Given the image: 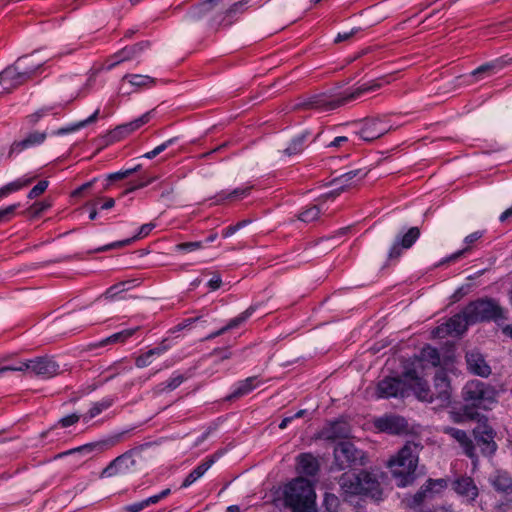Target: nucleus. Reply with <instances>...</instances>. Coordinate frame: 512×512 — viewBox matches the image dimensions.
<instances>
[{"instance_id": "nucleus-1", "label": "nucleus", "mask_w": 512, "mask_h": 512, "mask_svg": "<svg viewBox=\"0 0 512 512\" xmlns=\"http://www.w3.org/2000/svg\"><path fill=\"white\" fill-rule=\"evenodd\" d=\"M383 78L364 83L352 92H343L336 96L332 93L324 92L311 95L301 100L296 106L301 109H314L320 112L332 111L347 103L356 100L362 94L375 91L382 87Z\"/></svg>"}, {"instance_id": "nucleus-2", "label": "nucleus", "mask_w": 512, "mask_h": 512, "mask_svg": "<svg viewBox=\"0 0 512 512\" xmlns=\"http://www.w3.org/2000/svg\"><path fill=\"white\" fill-rule=\"evenodd\" d=\"M338 484L345 501L351 502L356 496L374 500H380L382 497L380 482L373 473L366 470H360L358 473L345 472L339 477Z\"/></svg>"}, {"instance_id": "nucleus-3", "label": "nucleus", "mask_w": 512, "mask_h": 512, "mask_svg": "<svg viewBox=\"0 0 512 512\" xmlns=\"http://www.w3.org/2000/svg\"><path fill=\"white\" fill-rule=\"evenodd\" d=\"M422 449L423 446L420 443L407 441L388 461V467L399 487H405L415 480L419 453Z\"/></svg>"}, {"instance_id": "nucleus-4", "label": "nucleus", "mask_w": 512, "mask_h": 512, "mask_svg": "<svg viewBox=\"0 0 512 512\" xmlns=\"http://www.w3.org/2000/svg\"><path fill=\"white\" fill-rule=\"evenodd\" d=\"M312 483L302 477L292 480L285 489V504L293 512H308L315 504Z\"/></svg>"}, {"instance_id": "nucleus-5", "label": "nucleus", "mask_w": 512, "mask_h": 512, "mask_svg": "<svg viewBox=\"0 0 512 512\" xmlns=\"http://www.w3.org/2000/svg\"><path fill=\"white\" fill-rule=\"evenodd\" d=\"M466 317L473 325L482 322L506 320L505 310L493 298H478L466 306Z\"/></svg>"}, {"instance_id": "nucleus-6", "label": "nucleus", "mask_w": 512, "mask_h": 512, "mask_svg": "<svg viewBox=\"0 0 512 512\" xmlns=\"http://www.w3.org/2000/svg\"><path fill=\"white\" fill-rule=\"evenodd\" d=\"M420 391L418 392V399L432 403L439 401L440 406H447L451 400V384L448 373L445 369L439 368L433 378V388L428 382H421Z\"/></svg>"}, {"instance_id": "nucleus-7", "label": "nucleus", "mask_w": 512, "mask_h": 512, "mask_svg": "<svg viewBox=\"0 0 512 512\" xmlns=\"http://www.w3.org/2000/svg\"><path fill=\"white\" fill-rule=\"evenodd\" d=\"M496 396L495 388L480 380L468 381L462 389L465 403L475 408H490L496 402Z\"/></svg>"}, {"instance_id": "nucleus-8", "label": "nucleus", "mask_w": 512, "mask_h": 512, "mask_svg": "<svg viewBox=\"0 0 512 512\" xmlns=\"http://www.w3.org/2000/svg\"><path fill=\"white\" fill-rule=\"evenodd\" d=\"M27 57L19 58L14 65L7 67L0 73V83L4 89L17 87L32 79L41 68L42 63L27 65Z\"/></svg>"}, {"instance_id": "nucleus-9", "label": "nucleus", "mask_w": 512, "mask_h": 512, "mask_svg": "<svg viewBox=\"0 0 512 512\" xmlns=\"http://www.w3.org/2000/svg\"><path fill=\"white\" fill-rule=\"evenodd\" d=\"M334 460L331 471H342L356 465H363L364 453L350 441H340L333 450Z\"/></svg>"}, {"instance_id": "nucleus-10", "label": "nucleus", "mask_w": 512, "mask_h": 512, "mask_svg": "<svg viewBox=\"0 0 512 512\" xmlns=\"http://www.w3.org/2000/svg\"><path fill=\"white\" fill-rule=\"evenodd\" d=\"M398 126L391 123L389 116L367 117L361 122V128L357 132L360 138L367 142L379 139L386 133L396 130Z\"/></svg>"}, {"instance_id": "nucleus-11", "label": "nucleus", "mask_w": 512, "mask_h": 512, "mask_svg": "<svg viewBox=\"0 0 512 512\" xmlns=\"http://www.w3.org/2000/svg\"><path fill=\"white\" fill-rule=\"evenodd\" d=\"M144 445L132 448L112 460L107 467H105L101 474V478H109L116 475L127 474L131 472L136 466V456H139Z\"/></svg>"}, {"instance_id": "nucleus-12", "label": "nucleus", "mask_w": 512, "mask_h": 512, "mask_svg": "<svg viewBox=\"0 0 512 512\" xmlns=\"http://www.w3.org/2000/svg\"><path fill=\"white\" fill-rule=\"evenodd\" d=\"M421 231L419 227H410L405 233H398L387 253V259L384 267L397 262L405 250L410 249L420 238Z\"/></svg>"}, {"instance_id": "nucleus-13", "label": "nucleus", "mask_w": 512, "mask_h": 512, "mask_svg": "<svg viewBox=\"0 0 512 512\" xmlns=\"http://www.w3.org/2000/svg\"><path fill=\"white\" fill-rule=\"evenodd\" d=\"M446 487L447 481L445 479H428L413 496L406 499L407 506L413 510H417L426 499L433 498L434 493H439Z\"/></svg>"}, {"instance_id": "nucleus-14", "label": "nucleus", "mask_w": 512, "mask_h": 512, "mask_svg": "<svg viewBox=\"0 0 512 512\" xmlns=\"http://www.w3.org/2000/svg\"><path fill=\"white\" fill-rule=\"evenodd\" d=\"M125 432H120L111 436H108L104 439H101L99 441L91 442L84 444L82 446L70 449L68 451L62 452L57 455V458H61L66 455H71L75 453H82V454H91L93 452H104L118 443H120L123 439Z\"/></svg>"}, {"instance_id": "nucleus-15", "label": "nucleus", "mask_w": 512, "mask_h": 512, "mask_svg": "<svg viewBox=\"0 0 512 512\" xmlns=\"http://www.w3.org/2000/svg\"><path fill=\"white\" fill-rule=\"evenodd\" d=\"M473 435L476 445L484 456L490 457L495 454L497 450V444L494 440L496 432L489 424L486 422L479 423L473 429Z\"/></svg>"}, {"instance_id": "nucleus-16", "label": "nucleus", "mask_w": 512, "mask_h": 512, "mask_svg": "<svg viewBox=\"0 0 512 512\" xmlns=\"http://www.w3.org/2000/svg\"><path fill=\"white\" fill-rule=\"evenodd\" d=\"M469 325H473L472 322L468 321L466 317V307L460 312L453 315L449 320L436 327L433 330V334L437 337H445L446 335H461L463 334Z\"/></svg>"}, {"instance_id": "nucleus-17", "label": "nucleus", "mask_w": 512, "mask_h": 512, "mask_svg": "<svg viewBox=\"0 0 512 512\" xmlns=\"http://www.w3.org/2000/svg\"><path fill=\"white\" fill-rule=\"evenodd\" d=\"M452 489L464 499L468 505H473L479 496V488L474 479L467 475L456 477L451 483Z\"/></svg>"}, {"instance_id": "nucleus-18", "label": "nucleus", "mask_w": 512, "mask_h": 512, "mask_svg": "<svg viewBox=\"0 0 512 512\" xmlns=\"http://www.w3.org/2000/svg\"><path fill=\"white\" fill-rule=\"evenodd\" d=\"M26 364L29 367L26 371H29L35 376L43 379H49L56 376L59 373V364L50 357H36L34 359L26 360Z\"/></svg>"}, {"instance_id": "nucleus-19", "label": "nucleus", "mask_w": 512, "mask_h": 512, "mask_svg": "<svg viewBox=\"0 0 512 512\" xmlns=\"http://www.w3.org/2000/svg\"><path fill=\"white\" fill-rule=\"evenodd\" d=\"M511 61L512 59L505 60L504 58L501 57L490 62H486L477 67L476 69H474L473 71H471L466 76L468 78L467 82L469 84H472L481 81L487 77H490L504 69Z\"/></svg>"}, {"instance_id": "nucleus-20", "label": "nucleus", "mask_w": 512, "mask_h": 512, "mask_svg": "<svg viewBox=\"0 0 512 512\" xmlns=\"http://www.w3.org/2000/svg\"><path fill=\"white\" fill-rule=\"evenodd\" d=\"M406 391V383L399 377H385L377 384L379 398L403 397Z\"/></svg>"}, {"instance_id": "nucleus-21", "label": "nucleus", "mask_w": 512, "mask_h": 512, "mask_svg": "<svg viewBox=\"0 0 512 512\" xmlns=\"http://www.w3.org/2000/svg\"><path fill=\"white\" fill-rule=\"evenodd\" d=\"M121 82L120 91L123 94H131L138 89H149L155 86L157 79L148 75L126 74Z\"/></svg>"}, {"instance_id": "nucleus-22", "label": "nucleus", "mask_w": 512, "mask_h": 512, "mask_svg": "<svg viewBox=\"0 0 512 512\" xmlns=\"http://www.w3.org/2000/svg\"><path fill=\"white\" fill-rule=\"evenodd\" d=\"M351 433L350 425L343 419H337L327 423L319 432V437L327 441L346 439Z\"/></svg>"}, {"instance_id": "nucleus-23", "label": "nucleus", "mask_w": 512, "mask_h": 512, "mask_svg": "<svg viewBox=\"0 0 512 512\" xmlns=\"http://www.w3.org/2000/svg\"><path fill=\"white\" fill-rule=\"evenodd\" d=\"M375 428L388 434H400L407 429L406 420L398 415H384L374 420Z\"/></svg>"}, {"instance_id": "nucleus-24", "label": "nucleus", "mask_w": 512, "mask_h": 512, "mask_svg": "<svg viewBox=\"0 0 512 512\" xmlns=\"http://www.w3.org/2000/svg\"><path fill=\"white\" fill-rule=\"evenodd\" d=\"M468 370L477 376L487 378L491 374V367L485 357L478 351L472 350L465 355Z\"/></svg>"}, {"instance_id": "nucleus-25", "label": "nucleus", "mask_w": 512, "mask_h": 512, "mask_svg": "<svg viewBox=\"0 0 512 512\" xmlns=\"http://www.w3.org/2000/svg\"><path fill=\"white\" fill-rule=\"evenodd\" d=\"M442 432L455 439L463 448L464 453L467 457H469L472 460L477 458L475 452V445L464 430L455 427L444 426L442 428Z\"/></svg>"}, {"instance_id": "nucleus-26", "label": "nucleus", "mask_w": 512, "mask_h": 512, "mask_svg": "<svg viewBox=\"0 0 512 512\" xmlns=\"http://www.w3.org/2000/svg\"><path fill=\"white\" fill-rule=\"evenodd\" d=\"M47 138L46 132L34 131L21 141H14L9 149L8 158L21 153L23 150L42 144Z\"/></svg>"}, {"instance_id": "nucleus-27", "label": "nucleus", "mask_w": 512, "mask_h": 512, "mask_svg": "<svg viewBox=\"0 0 512 512\" xmlns=\"http://www.w3.org/2000/svg\"><path fill=\"white\" fill-rule=\"evenodd\" d=\"M485 234H486V230H478V231L470 233L463 240V242L465 244V247L463 249L458 250V251L452 253L451 255L443 258L436 266L438 267V266H442V265L450 263V262L457 261L462 256L468 254L473 249V247L476 245V243L485 236Z\"/></svg>"}, {"instance_id": "nucleus-28", "label": "nucleus", "mask_w": 512, "mask_h": 512, "mask_svg": "<svg viewBox=\"0 0 512 512\" xmlns=\"http://www.w3.org/2000/svg\"><path fill=\"white\" fill-rule=\"evenodd\" d=\"M155 226L156 225L152 222L143 224L139 228L138 233L135 234L133 237L127 238V239H124L121 241H115L110 244L104 245L102 247L95 249L94 252H104V251H108L111 249H117V248H122L124 246H128L131 243L135 242L136 240H139V239H142V238L148 236L150 234V232L155 228Z\"/></svg>"}, {"instance_id": "nucleus-29", "label": "nucleus", "mask_w": 512, "mask_h": 512, "mask_svg": "<svg viewBox=\"0 0 512 512\" xmlns=\"http://www.w3.org/2000/svg\"><path fill=\"white\" fill-rule=\"evenodd\" d=\"M150 118L151 111L144 113L143 115L129 123L119 125L111 132V137L114 140H120L121 138L127 136L131 132L139 129L140 127L148 123Z\"/></svg>"}, {"instance_id": "nucleus-30", "label": "nucleus", "mask_w": 512, "mask_h": 512, "mask_svg": "<svg viewBox=\"0 0 512 512\" xmlns=\"http://www.w3.org/2000/svg\"><path fill=\"white\" fill-rule=\"evenodd\" d=\"M259 383L260 381L258 380V376H251L244 380L238 381L232 393L227 395L225 400L233 401L235 399H239L253 391L259 385Z\"/></svg>"}, {"instance_id": "nucleus-31", "label": "nucleus", "mask_w": 512, "mask_h": 512, "mask_svg": "<svg viewBox=\"0 0 512 512\" xmlns=\"http://www.w3.org/2000/svg\"><path fill=\"white\" fill-rule=\"evenodd\" d=\"M297 470L300 474L315 476L319 471V463L311 453H301L297 456Z\"/></svg>"}, {"instance_id": "nucleus-32", "label": "nucleus", "mask_w": 512, "mask_h": 512, "mask_svg": "<svg viewBox=\"0 0 512 512\" xmlns=\"http://www.w3.org/2000/svg\"><path fill=\"white\" fill-rule=\"evenodd\" d=\"M310 132L305 130L293 137L288 146L282 151L285 156L292 157L301 154L308 147Z\"/></svg>"}, {"instance_id": "nucleus-33", "label": "nucleus", "mask_w": 512, "mask_h": 512, "mask_svg": "<svg viewBox=\"0 0 512 512\" xmlns=\"http://www.w3.org/2000/svg\"><path fill=\"white\" fill-rule=\"evenodd\" d=\"M366 175L365 172H363L362 169H355L348 171L339 177L333 179L332 183L336 186H338L335 191L330 192L332 196L339 195L340 191L344 189L346 186H350L353 184V179L356 177H359V179L363 178Z\"/></svg>"}, {"instance_id": "nucleus-34", "label": "nucleus", "mask_w": 512, "mask_h": 512, "mask_svg": "<svg viewBox=\"0 0 512 512\" xmlns=\"http://www.w3.org/2000/svg\"><path fill=\"white\" fill-rule=\"evenodd\" d=\"M169 349V345L166 341H162L156 347L148 350L147 352L139 355L135 360V365L138 368H144L149 366L152 363V358L154 356H160L165 353Z\"/></svg>"}, {"instance_id": "nucleus-35", "label": "nucleus", "mask_w": 512, "mask_h": 512, "mask_svg": "<svg viewBox=\"0 0 512 512\" xmlns=\"http://www.w3.org/2000/svg\"><path fill=\"white\" fill-rule=\"evenodd\" d=\"M214 462L215 460L213 457H209L204 460L186 476L181 487L186 488L193 484L196 480L205 474V472L213 465Z\"/></svg>"}, {"instance_id": "nucleus-36", "label": "nucleus", "mask_w": 512, "mask_h": 512, "mask_svg": "<svg viewBox=\"0 0 512 512\" xmlns=\"http://www.w3.org/2000/svg\"><path fill=\"white\" fill-rule=\"evenodd\" d=\"M138 328L124 329L120 332L114 333L105 339L93 344V347H103L109 344L122 343L130 338L137 331Z\"/></svg>"}, {"instance_id": "nucleus-37", "label": "nucleus", "mask_w": 512, "mask_h": 512, "mask_svg": "<svg viewBox=\"0 0 512 512\" xmlns=\"http://www.w3.org/2000/svg\"><path fill=\"white\" fill-rule=\"evenodd\" d=\"M222 0H204L203 2L193 6L188 13V17L192 20L201 19L205 16L214 6L218 5Z\"/></svg>"}, {"instance_id": "nucleus-38", "label": "nucleus", "mask_w": 512, "mask_h": 512, "mask_svg": "<svg viewBox=\"0 0 512 512\" xmlns=\"http://www.w3.org/2000/svg\"><path fill=\"white\" fill-rule=\"evenodd\" d=\"M491 485L500 493H507L512 488V478L507 472L498 471L491 479Z\"/></svg>"}, {"instance_id": "nucleus-39", "label": "nucleus", "mask_w": 512, "mask_h": 512, "mask_svg": "<svg viewBox=\"0 0 512 512\" xmlns=\"http://www.w3.org/2000/svg\"><path fill=\"white\" fill-rule=\"evenodd\" d=\"M113 398L107 397L103 398L101 401L95 402L92 407L88 410V412L82 415V419L85 423L89 422L91 419L101 414L103 411L110 408L113 404Z\"/></svg>"}, {"instance_id": "nucleus-40", "label": "nucleus", "mask_w": 512, "mask_h": 512, "mask_svg": "<svg viewBox=\"0 0 512 512\" xmlns=\"http://www.w3.org/2000/svg\"><path fill=\"white\" fill-rule=\"evenodd\" d=\"M150 47L149 41H140L131 46H125L120 49L122 52V59H126L127 61L139 56L143 51Z\"/></svg>"}, {"instance_id": "nucleus-41", "label": "nucleus", "mask_w": 512, "mask_h": 512, "mask_svg": "<svg viewBox=\"0 0 512 512\" xmlns=\"http://www.w3.org/2000/svg\"><path fill=\"white\" fill-rule=\"evenodd\" d=\"M250 191H251V187L235 188L234 190H232L229 193L222 191L215 196L216 202L220 203L225 200L243 199L249 195Z\"/></svg>"}, {"instance_id": "nucleus-42", "label": "nucleus", "mask_w": 512, "mask_h": 512, "mask_svg": "<svg viewBox=\"0 0 512 512\" xmlns=\"http://www.w3.org/2000/svg\"><path fill=\"white\" fill-rule=\"evenodd\" d=\"M419 359L420 361L431 364L433 367H438L441 361L439 351L430 345H426L422 348Z\"/></svg>"}, {"instance_id": "nucleus-43", "label": "nucleus", "mask_w": 512, "mask_h": 512, "mask_svg": "<svg viewBox=\"0 0 512 512\" xmlns=\"http://www.w3.org/2000/svg\"><path fill=\"white\" fill-rule=\"evenodd\" d=\"M320 208L316 205L310 206L299 213L298 219L305 223H310L319 218Z\"/></svg>"}, {"instance_id": "nucleus-44", "label": "nucleus", "mask_w": 512, "mask_h": 512, "mask_svg": "<svg viewBox=\"0 0 512 512\" xmlns=\"http://www.w3.org/2000/svg\"><path fill=\"white\" fill-rule=\"evenodd\" d=\"M98 115H99V109H97L91 116H89L87 119L85 120H82L78 123H76L75 125H73L72 127L70 128H61L57 131V134L58 135H62V134H65L67 132H71V131H75V130H78L80 128H83L91 123H94L97 118H98Z\"/></svg>"}, {"instance_id": "nucleus-45", "label": "nucleus", "mask_w": 512, "mask_h": 512, "mask_svg": "<svg viewBox=\"0 0 512 512\" xmlns=\"http://www.w3.org/2000/svg\"><path fill=\"white\" fill-rule=\"evenodd\" d=\"M340 506L339 498L333 493H325L323 499V512H338Z\"/></svg>"}, {"instance_id": "nucleus-46", "label": "nucleus", "mask_w": 512, "mask_h": 512, "mask_svg": "<svg viewBox=\"0 0 512 512\" xmlns=\"http://www.w3.org/2000/svg\"><path fill=\"white\" fill-rule=\"evenodd\" d=\"M254 312V308L251 306L248 309H246L244 312H242L237 317L231 319L227 325H225L226 331L237 328L242 323H244Z\"/></svg>"}, {"instance_id": "nucleus-47", "label": "nucleus", "mask_w": 512, "mask_h": 512, "mask_svg": "<svg viewBox=\"0 0 512 512\" xmlns=\"http://www.w3.org/2000/svg\"><path fill=\"white\" fill-rule=\"evenodd\" d=\"M403 376L413 382L412 388L414 390V393L416 397L418 398V392L420 391L421 385H419L421 382H426L425 379L422 377H419L417 371L415 369H407L403 372Z\"/></svg>"}, {"instance_id": "nucleus-48", "label": "nucleus", "mask_w": 512, "mask_h": 512, "mask_svg": "<svg viewBox=\"0 0 512 512\" xmlns=\"http://www.w3.org/2000/svg\"><path fill=\"white\" fill-rule=\"evenodd\" d=\"M53 110H54V106H45V107L38 109L35 113L27 116L26 119H27L28 124H30L31 126H34L36 123H38V121L42 117L48 115L49 113H52Z\"/></svg>"}, {"instance_id": "nucleus-49", "label": "nucleus", "mask_w": 512, "mask_h": 512, "mask_svg": "<svg viewBox=\"0 0 512 512\" xmlns=\"http://www.w3.org/2000/svg\"><path fill=\"white\" fill-rule=\"evenodd\" d=\"M177 140H178L177 137L170 138V139L166 140L165 142H163L162 144L155 147L153 150L145 153L143 155V157H145L147 159H153L154 157H156L157 155L162 153L164 150H166L168 147H170L171 145L176 143Z\"/></svg>"}, {"instance_id": "nucleus-50", "label": "nucleus", "mask_w": 512, "mask_h": 512, "mask_svg": "<svg viewBox=\"0 0 512 512\" xmlns=\"http://www.w3.org/2000/svg\"><path fill=\"white\" fill-rule=\"evenodd\" d=\"M250 0H240L233 3L225 12L227 17H234L237 13H243L247 7Z\"/></svg>"}, {"instance_id": "nucleus-51", "label": "nucleus", "mask_w": 512, "mask_h": 512, "mask_svg": "<svg viewBox=\"0 0 512 512\" xmlns=\"http://www.w3.org/2000/svg\"><path fill=\"white\" fill-rule=\"evenodd\" d=\"M141 168V165H137L133 168H129V169H126V170H123V171H117L115 173H111L107 176V180L109 182H113V181H118V180H122L124 178H127L129 177L130 175H132L133 173L139 171Z\"/></svg>"}, {"instance_id": "nucleus-52", "label": "nucleus", "mask_w": 512, "mask_h": 512, "mask_svg": "<svg viewBox=\"0 0 512 512\" xmlns=\"http://www.w3.org/2000/svg\"><path fill=\"white\" fill-rule=\"evenodd\" d=\"M5 360H0V374H3L7 371H26L29 367V364H26V361H20L17 364H3Z\"/></svg>"}, {"instance_id": "nucleus-53", "label": "nucleus", "mask_w": 512, "mask_h": 512, "mask_svg": "<svg viewBox=\"0 0 512 512\" xmlns=\"http://www.w3.org/2000/svg\"><path fill=\"white\" fill-rule=\"evenodd\" d=\"M155 179H156L155 177H150V178L141 177L140 180L130 182L128 184L129 186L126 188V190L123 192V194H128V193H131V192H133V191H135L137 189L146 187L147 185L152 183Z\"/></svg>"}, {"instance_id": "nucleus-54", "label": "nucleus", "mask_w": 512, "mask_h": 512, "mask_svg": "<svg viewBox=\"0 0 512 512\" xmlns=\"http://www.w3.org/2000/svg\"><path fill=\"white\" fill-rule=\"evenodd\" d=\"M203 247V243L201 241L194 242H184L175 245V250L180 252H192L199 250Z\"/></svg>"}, {"instance_id": "nucleus-55", "label": "nucleus", "mask_w": 512, "mask_h": 512, "mask_svg": "<svg viewBox=\"0 0 512 512\" xmlns=\"http://www.w3.org/2000/svg\"><path fill=\"white\" fill-rule=\"evenodd\" d=\"M249 223H251L250 219H244L242 221H239L235 225H230V226L226 227L225 229L222 230V237L228 238V237L232 236L234 233H236L238 230L245 227Z\"/></svg>"}, {"instance_id": "nucleus-56", "label": "nucleus", "mask_w": 512, "mask_h": 512, "mask_svg": "<svg viewBox=\"0 0 512 512\" xmlns=\"http://www.w3.org/2000/svg\"><path fill=\"white\" fill-rule=\"evenodd\" d=\"M19 204H12L0 209V224L6 223L12 219Z\"/></svg>"}, {"instance_id": "nucleus-57", "label": "nucleus", "mask_w": 512, "mask_h": 512, "mask_svg": "<svg viewBox=\"0 0 512 512\" xmlns=\"http://www.w3.org/2000/svg\"><path fill=\"white\" fill-rule=\"evenodd\" d=\"M49 182L47 180H40L28 193L29 199H34L43 194L48 188Z\"/></svg>"}, {"instance_id": "nucleus-58", "label": "nucleus", "mask_w": 512, "mask_h": 512, "mask_svg": "<svg viewBox=\"0 0 512 512\" xmlns=\"http://www.w3.org/2000/svg\"><path fill=\"white\" fill-rule=\"evenodd\" d=\"M33 180H34V178H28L25 180L18 179L16 181L8 183L7 185H5V187H6V190L8 191V193H11V192L18 191L21 188L30 185Z\"/></svg>"}, {"instance_id": "nucleus-59", "label": "nucleus", "mask_w": 512, "mask_h": 512, "mask_svg": "<svg viewBox=\"0 0 512 512\" xmlns=\"http://www.w3.org/2000/svg\"><path fill=\"white\" fill-rule=\"evenodd\" d=\"M185 379L186 378L182 374L173 375L165 382V389L168 391H173L179 387L185 381Z\"/></svg>"}, {"instance_id": "nucleus-60", "label": "nucleus", "mask_w": 512, "mask_h": 512, "mask_svg": "<svg viewBox=\"0 0 512 512\" xmlns=\"http://www.w3.org/2000/svg\"><path fill=\"white\" fill-rule=\"evenodd\" d=\"M82 416L77 414V413H72L70 415H67L65 417H62L59 421H58V424L63 427V428H66V427H70L74 424H76L80 418Z\"/></svg>"}, {"instance_id": "nucleus-61", "label": "nucleus", "mask_w": 512, "mask_h": 512, "mask_svg": "<svg viewBox=\"0 0 512 512\" xmlns=\"http://www.w3.org/2000/svg\"><path fill=\"white\" fill-rule=\"evenodd\" d=\"M170 493H171V490L169 488L164 489L159 494L153 495V496L148 497L147 499H145V504H147V506L152 505V504H156L160 500H162L165 497H167Z\"/></svg>"}, {"instance_id": "nucleus-62", "label": "nucleus", "mask_w": 512, "mask_h": 512, "mask_svg": "<svg viewBox=\"0 0 512 512\" xmlns=\"http://www.w3.org/2000/svg\"><path fill=\"white\" fill-rule=\"evenodd\" d=\"M125 61H127V60L122 59V52L119 50L107 60V69L111 70L118 64L125 62Z\"/></svg>"}, {"instance_id": "nucleus-63", "label": "nucleus", "mask_w": 512, "mask_h": 512, "mask_svg": "<svg viewBox=\"0 0 512 512\" xmlns=\"http://www.w3.org/2000/svg\"><path fill=\"white\" fill-rule=\"evenodd\" d=\"M211 356H215L219 360L223 361L229 359L232 356V352L228 348H215L211 352Z\"/></svg>"}, {"instance_id": "nucleus-64", "label": "nucleus", "mask_w": 512, "mask_h": 512, "mask_svg": "<svg viewBox=\"0 0 512 512\" xmlns=\"http://www.w3.org/2000/svg\"><path fill=\"white\" fill-rule=\"evenodd\" d=\"M146 507H148V506H147V504H145V499H144L142 501L135 502V503H132L130 505H127L125 507V510L127 512H140L143 509H145Z\"/></svg>"}]
</instances>
